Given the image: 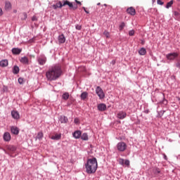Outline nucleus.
<instances>
[{
  "label": "nucleus",
  "mask_w": 180,
  "mask_h": 180,
  "mask_svg": "<svg viewBox=\"0 0 180 180\" xmlns=\"http://www.w3.org/2000/svg\"><path fill=\"white\" fill-rule=\"evenodd\" d=\"M61 74H63L61 67L60 65H55L49 69L46 72V77L48 81H56L58 79L59 77H61Z\"/></svg>",
  "instance_id": "nucleus-1"
},
{
  "label": "nucleus",
  "mask_w": 180,
  "mask_h": 180,
  "mask_svg": "<svg viewBox=\"0 0 180 180\" xmlns=\"http://www.w3.org/2000/svg\"><path fill=\"white\" fill-rule=\"evenodd\" d=\"M87 174H95L98 169V162L95 158L89 159L85 165Z\"/></svg>",
  "instance_id": "nucleus-2"
},
{
  "label": "nucleus",
  "mask_w": 180,
  "mask_h": 180,
  "mask_svg": "<svg viewBox=\"0 0 180 180\" xmlns=\"http://www.w3.org/2000/svg\"><path fill=\"white\" fill-rule=\"evenodd\" d=\"M179 54L176 52L170 53L166 55V58L169 60V61H174V60H176L178 58Z\"/></svg>",
  "instance_id": "nucleus-3"
},
{
  "label": "nucleus",
  "mask_w": 180,
  "mask_h": 180,
  "mask_svg": "<svg viewBox=\"0 0 180 180\" xmlns=\"http://www.w3.org/2000/svg\"><path fill=\"white\" fill-rule=\"evenodd\" d=\"M127 148V145L124 142H120L117 144V149L118 151L123 153V151H126Z\"/></svg>",
  "instance_id": "nucleus-4"
},
{
  "label": "nucleus",
  "mask_w": 180,
  "mask_h": 180,
  "mask_svg": "<svg viewBox=\"0 0 180 180\" xmlns=\"http://www.w3.org/2000/svg\"><path fill=\"white\" fill-rule=\"evenodd\" d=\"M96 94L98 95L100 99H103V98H105V93H103V90H102V88H101V86L96 87Z\"/></svg>",
  "instance_id": "nucleus-5"
},
{
  "label": "nucleus",
  "mask_w": 180,
  "mask_h": 180,
  "mask_svg": "<svg viewBox=\"0 0 180 180\" xmlns=\"http://www.w3.org/2000/svg\"><path fill=\"white\" fill-rule=\"evenodd\" d=\"M11 116L13 119H15L16 120L20 119V115H19V112L16 110H13L11 112Z\"/></svg>",
  "instance_id": "nucleus-6"
},
{
  "label": "nucleus",
  "mask_w": 180,
  "mask_h": 180,
  "mask_svg": "<svg viewBox=\"0 0 180 180\" xmlns=\"http://www.w3.org/2000/svg\"><path fill=\"white\" fill-rule=\"evenodd\" d=\"M127 13L131 16H134L136 15V9L133 7H129L127 9Z\"/></svg>",
  "instance_id": "nucleus-7"
},
{
  "label": "nucleus",
  "mask_w": 180,
  "mask_h": 180,
  "mask_svg": "<svg viewBox=\"0 0 180 180\" xmlns=\"http://www.w3.org/2000/svg\"><path fill=\"white\" fill-rule=\"evenodd\" d=\"M66 5H68V6L70 8V9H72L74 4H72V3L70 2L68 0H63V6H66Z\"/></svg>",
  "instance_id": "nucleus-8"
},
{
  "label": "nucleus",
  "mask_w": 180,
  "mask_h": 180,
  "mask_svg": "<svg viewBox=\"0 0 180 180\" xmlns=\"http://www.w3.org/2000/svg\"><path fill=\"white\" fill-rule=\"evenodd\" d=\"M46 61H47V58L45 57L38 58V63L39 65H44L46 64Z\"/></svg>",
  "instance_id": "nucleus-9"
},
{
  "label": "nucleus",
  "mask_w": 180,
  "mask_h": 180,
  "mask_svg": "<svg viewBox=\"0 0 180 180\" xmlns=\"http://www.w3.org/2000/svg\"><path fill=\"white\" fill-rule=\"evenodd\" d=\"M127 116V114L125 112L121 111L117 114L118 119L123 120Z\"/></svg>",
  "instance_id": "nucleus-10"
},
{
  "label": "nucleus",
  "mask_w": 180,
  "mask_h": 180,
  "mask_svg": "<svg viewBox=\"0 0 180 180\" xmlns=\"http://www.w3.org/2000/svg\"><path fill=\"white\" fill-rule=\"evenodd\" d=\"M3 137L4 141H11V134H9V132L4 133Z\"/></svg>",
  "instance_id": "nucleus-11"
},
{
  "label": "nucleus",
  "mask_w": 180,
  "mask_h": 180,
  "mask_svg": "<svg viewBox=\"0 0 180 180\" xmlns=\"http://www.w3.org/2000/svg\"><path fill=\"white\" fill-rule=\"evenodd\" d=\"M53 9H57L58 8H61L63 6V1H58L56 4H53Z\"/></svg>",
  "instance_id": "nucleus-12"
},
{
  "label": "nucleus",
  "mask_w": 180,
  "mask_h": 180,
  "mask_svg": "<svg viewBox=\"0 0 180 180\" xmlns=\"http://www.w3.org/2000/svg\"><path fill=\"white\" fill-rule=\"evenodd\" d=\"M58 41L60 44L65 43V37H64V34H62L59 35Z\"/></svg>",
  "instance_id": "nucleus-13"
},
{
  "label": "nucleus",
  "mask_w": 180,
  "mask_h": 180,
  "mask_svg": "<svg viewBox=\"0 0 180 180\" xmlns=\"http://www.w3.org/2000/svg\"><path fill=\"white\" fill-rule=\"evenodd\" d=\"M8 60L6 59H4L0 61V67H2V68L8 67Z\"/></svg>",
  "instance_id": "nucleus-14"
},
{
  "label": "nucleus",
  "mask_w": 180,
  "mask_h": 180,
  "mask_svg": "<svg viewBox=\"0 0 180 180\" xmlns=\"http://www.w3.org/2000/svg\"><path fill=\"white\" fill-rule=\"evenodd\" d=\"M98 109L101 112H103V111L106 110V105H105L103 103H101L98 105Z\"/></svg>",
  "instance_id": "nucleus-15"
},
{
  "label": "nucleus",
  "mask_w": 180,
  "mask_h": 180,
  "mask_svg": "<svg viewBox=\"0 0 180 180\" xmlns=\"http://www.w3.org/2000/svg\"><path fill=\"white\" fill-rule=\"evenodd\" d=\"M6 150H8V151H11L13 153V151H16V148L12 145H7L6 146Z\"/></svg>",
  "instance_id": "nucleus-16"
},
{
  "label": "nucleus",
  "mask_w": 180,
  "mask_h": 180,
  "mask_svg": "<svg viewBox=\"0 0 180 180\" xmlns=\"http://www.w3.org/2000/svg\"><path fill=\"white\" fill-rule=\"evenodd\" d=\"M20 61L22 64H27V65L29 64V58H27V57H26V56L21 58Z\"/></svg>",
  "instance_id": "nucleus-17"
},
{
  "label": "nucleus",
  "mask_w": 180,
  "mask_h": 180,
  "mask_svg": "<svg viewBox=\"0 0 180 180\" xmlns=\"http://www.w3.org/2000/svg\"><path fill=\"white\" fill-rule=\"evenodd\" d=\"M11 133H13V134H19V129L18 127H11Z\"/></svg>",
  "instance_id": "nucleus-18"
},
{
  "label": "nucleus",
  "mask_w": 180,
  "mask_h": 180,
  "mask_svg": "<svg viewBox=\"0 0 180 180\" xmlns=\"http://www.w3.org/2000/svg\"><path fill=\"white\" fill-rule=\"evenodd\" d=\"M59 122H60V123H67L68 122V118L65 116H60Z\"/></svg>",
  "instance_id": "nucleus-19"
},
{
  "label": "nucleus",
  "mask_w": 180,
  "mask_h": 180,
  "mask_svg": "<svg viewBox=\"0 0 180 180\" xmlns=\"http://www.w3.org/2000/svg\"><path fill=\"white\" fill-rule=\"evenodd\" d=\"M13 54H20L22 53V49L18 48H13L12 49Z\"/></svg>",
  "instance_id": "nucleus-20"
},
{
  "label": "nucleus",
  "mask_w": 180,
  "mask_h": 180,
  "mask_svg": "<svg viewBox=\"0 0 180 180\" xmlns=\"http://www.w3.org/2000/svg\"><path fill=\"white\" fill-rule=\"evenodd\" d=\"M139 54L140 56H146V54H147V50H146V48H141L139 51Z\"/></svg>",
  "instance_id": "nucleus-21"
},
{
  "label": "nucleus",
  "mask_w": 180,
  "mask_h": 180,
  "mask_svg": "<svg viewBox=\"0 0 180 180\" xmlns=\"http://www.w3.org/2000/svg\"><path fill=\"white\" fill-rule=\"evenodd\" d=\"M73 137L75 139H79L81 137V131H76L73 133Z\"/></svg>",
  "instance_id": "nucleus-22"
},
{
  "label": "nucleus",
  "mask_w": 180,
  "mask_h": 180,
  "mask_svg": "<svg viewBox=\"0 0 180 180\" xmlns=\"http://www.w3.org/2000/svg\"><path fill=\"white\" fill-rule=\"evenodd\" d=\"M60 139H61V134H56L51 136L52 140H60Z\"/></svg>",
  "instance_id": "nucleus-23"
},
{
  "label": "nucleus",
  "mask_w": 180,
  "mask_h": 180,
  "mask_svg": "<svg viewBox=\"0 0 180 180\" xmlns=\"http://www.w3.org/2000/svg\"><path fill=\"white\" fill-rule=\"evenodd\" d=\"M88 98V92L84 91L81 94V98L84 101V99H86Z\"/></svg>",
  "instance_id": "nucleus-24"
},
{
  "label": "nucleus",
  "mask_w": 180,
  "mask_h": 180,
  "mask_svg": "<svg viewBox=\"0 0 180 180\" xmlns=\"http://www.w3.org/2000/svg\"><path fill=\"white\" fill-rule=\"evenodd\" d=\"M19 71H20L19 67H18L17 65H15L13 68V72L14 74H19Z\"/></svg>",
  "instance_id": "nucleus-25"
},
{
  "label": "nucleus",
  "mask_w": 180,
  "mask_h": 180,
  "mask_svg": "<svg viewBox=\"0 0 180 180\" xmlns=\"http://www.w3.org/2000/svg\"><path fill=\"white\" fill-rule=\"evenodd\" d=\"M12 8V5L11 4L10 2H6V4H5V9L6 11L11 9Z\"/></svg>",
  "instance_id": "nucleus-26"
},
{
  "label": "nucleus",
  "mask_w": 180,
  "mask_h": 180,
  "mask_svg": "<svg viewBox=\"0 0 180 180\" xmlns=\"http://www.w3.org/2000/svg\"><path fill=\"white\" fill-rule=\"evenodd\" d=\"M103 35L106 37V39H110V33L106 30L103 32Z\"/></svg>",
  "instance_id": "nucleus-27"
},
{
  "label": "nucleus",
  "mask_w": 180,
  "mask_h": 180,
  "mask_svg": "<svg viewBox=\"0 0 180 180\" xmlns=\"http://www.w3.org/2000/svg\"><path fill=\"white\" fill-rule=\"evenodd\" d=\"M160 172L161 170L158 167H156L153 169V173L155 174V175H158V174H160Z\"/></svg>",
  "instance_id": "nucleus-28"
},
{
  "label": "nucleus",
  "mask_w": 180,
  "mask_h": 180,
  "mask_svg": "<svg viewBox=\"0 0 180 180\" xmlns=\"http://www.w3.org/2000/svg\"><path fill=\"white\" fill-rule=\"evenodd\" d=\"M82 140H88V134L86 133H84L81 136Z\"/></svg>",
  "instance_id": "nucleus-29"
},
{
  "label": "nucleus",
  "mask_w": 180,
  "mask_h": 180,
  "mask_svg": "<svg viewBox=\"0 0 180 180\" xmlns=\"http://www.w3.org/2000/svg\"><path fill=\"white\" fill-rule=\"evenodd\" d=\"M43 132H39L37 134V139H38L39 140H41V139H43Z\"/></svg>",
  "instance_id": "nucleus-30"
},
{
  "label": "nucleus",
  "mask_w": 180,
  "mask_h": 180,
  "mask_svg": "<svg viewBox=\"0 0 180 180\" xmlns=\"http://www.w3.org/2000/svg\"><path fill=\"white\" fill-rule=\"evenodd\" d=\"M174 4V1L171 0L167 4L166 8L168 9L169 8H171L172 6V4Z\"/></svg>",
  "instance_id": "nucleus-31"
},
{
  "label": "nucleus",
  "mask_w": 180,
  "mask_h": 180,
  "mask_svg": "<svg viewBox=\"0 0 180 180\" xmlns=\"http://www.w3.org/2000/svg\"><path fill=\"white\" fill-rule=\"evenodd\" d=\"M63 99H65V101H67V99H68V98H70V94H68V93L63 94Z\"/></svg>",
  "instance_id": "nucleus-32"
},
{
  "label": "nucleus",
  "mask_w": 180,
  "mask_h": 180,
  "mask_svg": "<svg viewBox=\"0 0 180 180\" xmlns=\"http://www.w3.org/2000/svg\"><path fill=\"white\" fill-rule=\"evenodd\" d=\"M126 26V24L124 22H122L120 25V30H122L124 29V27Z\"/></svg>",
  "instance_id": "nucleus-33"
},
{
  "label": "nucleus",
  "mask_w": 180,
  "mask_h": 180,
  "mask_svg": "<svg viewBox=\"0 0 180 180\" xmlns=\"http://www.w3.org/2000/svg\"><path fill=\"white\" fill-rule=\"evenodd\" d=\"M160 97L163 99L162 103H167V100H165V96L164 94H161Z\"/></svg>",
  "instance_id": "nucleus-34"
},
{
  "label": "nucleus",
  "mask_w": 180,
  "mask_h": 180,
  "mask_svg": "<svg viewBox=\"0 0 180 180\" xmlns=\"http://www.w3.org/2000/svg\"><path fill=\"white\" fill-rule=\"evenodd\" d=\"M134 33H135V32H134V30H130V31L129 32V36H134Z\"/></svg>",
  "instance_id": "nucleus-35"
},
{
  "label": "nucleus",
  "mask_w": 180,
  "mask_h": 180,
  "mask_svg": "<svg viewBox=\"0 0 180 180\" xmlns=\"http://www.w3.org/2000/svg\"><path fill=\"white\" fill-rule=\"evenodd\" d=\"M124 164H125V165H127V167H129V165H130V161L129 160H124Z\"/></svg>",
  "instance_id": "nucleus-36"
},
{
  "label": "nucleus",
  "mask_w": 180,
  "mask_h": 180,
  "mask_svg": "<svg viewBox=\"0 0 180 180\" xmlns=\"http://www.w3.org/2000/svg\"><path fill=\"white\" fill-rule=\"evenodd\" d=\"M18 82H19V84H23V79H22V77H20V78L18 79Z\"/></svg>",
  "instance_id": "nucleus-37"
},
{
  "label": "nucleus",
  "mask_w": 180,
  "mask_h": 180,
  "mask_svg": "<svg viewBox=\"0 0 180 180\" xmlns=\"http://www.w3.org/2000/svg\"><path fill=\"white\" fill-rule=\"evenodd\" d=\"M82 28V27L81 25H76L77 30H81Z\"/></svg>",
  "instance_id": "nucleus-38"
},
{
  "label": "nucleus",
  "mask_w": 180,
  "mask_h": 180,
  "mask_svg": "<svg viewBox=\"0 0 180 180\" xmlns=\"http://www.w3.org/2000/svg\"><path fill=\"white\" fill-rule=\"evenodd\" d=\"M74 122L76 124H78L79 123V120L78 118H75V120H74Z\"/></svg>",
  "instance_id": "nucleus-39"
},
{
  "label": "nucleus",
  "mask_w": 180,
  "mask_h": 180,
  "mask_svg": "<svg viewBox=\"0 0 180 180\" xmlns=\"http://www.w3.org/2000/svg\"><path fill=\"white\" fill-rule=\"evenodd\" d=\"M158 5H164V2H162L161 0L157 1Z\"/></svg>",
  "instance_id": "nucleus-40"
},
{
  "label": "nucleus",
  "mask_w": 180,
  "mask_h": 180,
  "mask_svg": "<svg viewBox=\"0 0 180 180\" xmlns=\"http://www.w3.org/2000/svg\"><path fill=\"white\" fill-rule=\"evenodd\" d=\"M120 164H121V165H123V164H124V160L123 159H120Z\"/></svg>",
  "instance_id": "nucleus-41"
},
{
  "label": "nucleus",
  "mask_w": 180,
  "mask_h": 180,
  "mask_svg": "<svg viewBox=\"0 0 180 180\" xmlns=\"http://www.w3.org/2000/svg\"><path fill=\"white\" fill-rule=\"evenodd\" d=\"M72 9H73V11H75V9H78V6H73V7H72Z\"/></svg>",
  "instance_id": "nucleus-42"
},
{
  "label": "nucleus",
  "mask_w": 180,
  "mask_h": 180,
  "mask_svg": "<svg viewBox=\"0 0 180 180\" xmlns=\"http://www.w3.org/2000/svg\"><path fill=\"white\" fill-rule=\"evenodd\" d=\"M32 20L33 22H34V20H37V18L36 16H33V17L32 18Z\"/></svg>",
  "instance_id": "nucleus-43"
},
{
  "label": "nucleus",
  "mask_w": 180,
  "mask_h": 180,
  "mask_svg": "<svg viewBox=\"0 0 180 180\" xmlns=\"http://www.w3.org/2000/svg\"><path fill=\"white\" fill-rule=\"evenodd\" d=\"M176 67L177 68H180V63H179V62H177V63H176Z\"/></svg>",
  "instance_id": "nucleus-44"
},
{
  "label": "nucleus",
  "mask_w": 180,
  "mask_h": 180,
  "mask_svg": "<svg viewBox=\"0 0 180 180\" xmlns=\"http://www.w3.org/2000/svg\"><path fill=\"white\" fill-rule=\"evenodd\" d=\"M75 1L76 4H78V5H82V4H81V1H78V0H75Z\"/></svg>",
  "instance_id": "nucleus-45"
},
{
  "label": "nucleus",
  "mask_w": 180,
  "mask_h": 180,
  "mask_svg": "<svg viewBox=\"0 0 180 180\" xmlns=\"http://www.w3.org/2000/svg\"><path fill=\"white\" fill-rule=\"evenodd\" d=\"M4 15V12L2 11V8H0V16H2Z\"/></svg>",
  "instance_id": "nucleus-46"
},
{
  "label": "nucleus",
  "mask_w": 180,
  "mask_h": 180,
  "mask_svg": "<svg viewBox=\"0 0 180 180\" xmlns=\"http://www.w3.org/2000/svg\"><path fill=\"white\" fill-rule=\"evenodd\" d=\"M83 9L84 10V12H86V13H89V11H86V9H85V7H83Z\"/></svg>",
  "instance_id": "nucleus-47"
},
{
  "label": "nucleus",
  "mask_w": 180,
  "mask_h": 180,
  "mask_svg": "<svg viewBox=\"0 0 180 180\" xmlns=\"http://www.w3.org/2000/svg\"><path fill=\"white\" fill-rule=\"evenodd\" d=\"M25 18H27V14H25Z\"/></svg>",
  "instance_id": "nucleus-48"
},
{
  "label": "nucleus",
  "mask_w": 180,
  "mask_h": 180,
  "mask_svg": "<svg viewBox=\"0 0 180 180\" xmlns=\"http://www.w3.org/2000/svg\"><path fill=\"white\" fill-rule=\"evenodd\" d=\"M104 6H108V4H104Z\"/></svg>",
  "instance_id": "nucleus-49"
},
{
  "label": "nucleus",
  "mask_w": 180,
  "mask_h": 180,
  "mask_svg": "<svg viewBox=\"0 0 180 180\" xmlns=\"http://www.w3.org/2000/svg\"><path fill=\"white\" fill-rule=\"evenodd\" d=\"M97 5H101V3H98Z\"/></svg>",
  "instance_id": "nucleus-50"
},
{
  "label": "nucleus",
  "mask_w": 180,
  "mask_h": 180,
  "mask_svg": "<svg viewBox=\"0 0 180 180\" xmlns=\"http://www.w3.org/2000/svg\"><path fill=\"white\" fill-rule=\"evenodd\" d=\"M179 2H180V0H177Z\"/></svg>",
  "instance_id": "nucleus-51"
}]
</instances>
